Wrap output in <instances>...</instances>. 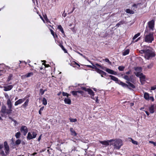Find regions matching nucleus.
<instances>
[{"label":"nucleus","instance_id":"1","mask_svg":"<svg viewBox=\"0 0 156 156\" xmlns=\"http://www.w3.org/2000/svg\"><path fill=\"white\" fill-rule=\"evenodd\" d=\"M148 29L146 28L145 31L144 41L148 43H151L154 40L153 35L152 34H148Z\"/></svg>","mask_w":156,"mask_h":156},{"label":"nucleus","instance_id":"2","mask_svg":"<svg viewBox=\"0 0 156 156\" xmlns=\"http://www.w3.org/2000/svg\"><path fill=\"white\" fill-rule=\"evenodd\" d=\"M8 109H7L6 106L5 105H2V106L1 112L4 114H9L12 113V104H10L9 105L7 104Z\"/></svg>","mask_w":156,"mask_h":156},{"label":"nucleus","instance_id":"3","mask_svg":"<svg viewBox=\"0 0 156 156\" xmlns=\"http://www.w3.org/2000/svg\"><path fill=\"white\" fill-rule=\"evenodd\" d=\"M114 147V148L116 149H119L121 146L122 145V141L120 139H116L114 140V142L112 144Z\"/></svg>","mask_w":156,"mask_h":156},{"label":"nucleus","instance_id":"4","mask_svg":"<svg viewBox=\"0 0 156 156\" xmlns=\"http://www.w3.org/2000/svg\"><path fill=\"white\" fill-rule=\"evenodd\" d=\"M154 56V54L151 49L146 50L145 53L144 57L147 59H149L150 58Z\"/></svg>","mask_w":156,"mask_h":156},{"label":"nucleus","instance_id":"5","mask_svg":"<svg viewBox=\"0 0 156 156\" xmlns=\"http://www.w3.org/2000/svg\"><path fill=\"white\" fill-rule=\"evenodd\" d=\"M134 73L136 76L140 78V81L142 83L145 81V76L142 73L138 72H135Z\"/></svg>","mask_w":156,"mask_h":156},{"label":"nucleus","instance_id":"6","mask_svg":"<svg viewBox=\"0 0 156 156\" xmlns=\"http://www.w3.org/2000/svg\"><path fill=\"white\" fill-rule=\"evenodd\" d=\"M37 135L36 133L34 132H29L27 135V139L30 140L36 137Z\"/></svg>","mask_w":156,"mask_h":156},{"label":"nucleus","instance_id":"7","mask_svg":"<svg viewBox=\"0 0 156 156\" xmlns=\"http://www.w3.org/2000/svg\"><path fill=\"white\" fill-rule=\"evenodd\" d=\"M4 150L6 154H8L9 153V148L8 143L6 141L4 142Z\"/></svg>","mask_w":156,"mask_h":156},{"label":"nucleus","instance_id":"8","mask_svg":"<svg viewBox=\"0 0 156 156\" xmlns=\"http://www.w3.org/2000/svg\"><path fill=\"white\" fill-rule=\"evenodd\" d=\"M148 27L152 30H153L154 29V21L152 20L148 22Z\"/></svg>","mask_w":156,"mask_h":156},{"label":"nucleus","instance_id":"9","mask_svg":"<svg viewBox=\"0 0 156 156\" xmlns=\"http://www.w3.org/2000/svg\"><path fill=\"white\" fill-rule=\"evenodd\" d=\"M4 95L5 98L7 99V104H8L9 105L10 104H12V103L11 102V100L9 98V96L8 94L6 93H4Z\"/></svg>","mask_w":156,"mask_h":156},{"label":"nucleus","instance_id":"10","mask_svg":"<svg viewBox=\"0 0 156 156\" xmlns=\"http://www.w3.org/2000/svg\"><path fill=\"white\" fill-rule=\"evenodd\" d=\"M81 89L87 92L88 94L90 95H94V92L90 89L87 88L85 87H81Z\"/></svg>","mask_w":156,"mask_h":156},{"label":"nucleus","instance_id":"11","mask_svg":"<svg viewBox=\"0 0 156 156\" xmlns=\"http://www.w3.org/2000/svg\"><path fill=\"white\" fill-rule=\"evenodd\" d=\"M20 131L23 132L24 136H25L28 132V129L27 127L25 126H22L20 129Z\"/></svg>","mask_w":156,"mask_h":156},{"label":"nucleus","instance_id":"12","mask_svg":"<svg viewBox=\"0 0 156 156\" xmlns=\"http://www.w3.org/2000/svg\"><path fill=\"white\" fill-rule=\"evenodd\" d=\"M87 66L88 67L94 69L97 73H101V72L100 71V69L98 68L94 65L92 64V66L87 65Z\"/></svg>","mask_w":156,"mask_h":156},{"label":"nucleus","instance_id":"13","mask_svg":"<svg viewBox=\"0 0 156 156\" xmlns=\"http://www.w3.org/2000/svg\"><path fill=\"white\" fill-rule=\"evenodd\" d=\"M13 87V86L12 85H9L7 86H4L3 87V90L5 91L10 90L12 89Z\"/></svg>","mask_w":156,"mask_h":156},{"label":"nucleus","instance_id":"14","mask_svg":"<svg viewBox=\"0 0 156 156\" xmlns=\"http://www.w3.org/2000/svg\"><path fill=\"white\" fill-rule=\"evenodd\" d=\"M25 100V99L24 98L20 99L15 102L14 105L17 106L19 104H20L23 102Z\"/></svg>","mask_w":156,"mask_h":156},{"label":"nucleus","instance_id":"15","mask_svg":"<svg viewBox=\"0 0 156 156\" xmlns=\"http://www.w3.org/2000/svg\"><path fill=\"white\" fill-rule=\"evenodd\" d=\"M140 35V33H139L137 34H135L133 38V41H132V43H134L135 42H136L137 41L140 39V37L138 38L135 41H133L135 39H136V38H137L138 36H139Z\"/></svg>","mask_w":156,"mask_h":156},{"label":"nucleus","instance_id":"16","mask_svg":"<svg viewBox=\"0 0 156 156\" xmlns=\"http://www.w3.org/2000/svg\"><path fill=\"white\" fill-rule=\"evenodd\" d=\"M3 145L2 144H0V154L2 156H6L4 151L3 150Z\"/></svg>","mask_w":156,"mask_h":156},{"label":"nucleus","instance_id":"17","mask_svg":"<svg viewBox=\"0 0 156 156\" xmlns=\"http://www.w3.org/2000/svg\"><path fill=\"white\" fill-rule=\"evenodd\" d=\"M105 71L108 73L112 74L115 75L116 73V72L108 68H105Z\"/></svg>","mask_w":156,"mask_h":156},{"label":"nucleus","instance_id":"18","mask_svg":"<svg viewBox=\"0 0 156 156\" xmlns=\"http://www.w3.org/2000/svg\"><path fill=\"white\" fill-rule=\"evenodd\" d=\"M64 101L65 104L70 105L71 104L70 99L68 97H66L64 98Z\"/></svg>","mask_w":156,"mask_h":156},{"label":"nucleus","instance_id":"19","mask_svg":"<svg viewBox=\"0 0 156 156\" xmlns=\"http://www.w3.org/2000/svg\"><path fill=\"white\" fill-rule=\"evenodd\" d=\"M126 83L128 84H127L128 87H127L130 89L135 88V86L132 83L129 82H126Z\"/></svg>","mask_w":156,"mask_h":156},{"label":"nucleus","instance_id":"20","mask_svg":"<svg viewBox=\"0 0 156 156\" xmlns=\"http://www.w3.org/2000/svg\"><path fill=\"white\" fill-rule=\"evenodd\" d=\"M109 76L112 80L116 82V83H118V81H120V80H118V78L114 76L110 75Z\"/></svg>","mask_w":156,"mask_h":156},{"label":"nucleus","instance_id":"21","mask_svg":"<svg viewBox=\"0 0 156 156\" xmlns=\"http://www.w3.org/2000/svg\"><path fill=\"white\" fill-rule=\"evenodd\" d=\"M33 73L32 72H30V73H28L26 75H23L22 76V77L23 78H25L26 77L28 78V77H30L31 76H33Z\"/></svg>","mask_w":156,"mask_h":156},{"label":"nucleus","instance_id":"22","mask_svg":"<svg viewBox=\"0 0 156 156\" xmlns=\"http://www.w3.org/2000/svg\"><path fill=\"white\" fill-rule=\"evenodd\" d=\"M99 142L105 147H106L109 145V144L108 143V141H99Z\"/></svg>","mask_w":156,"mask_h":156},{"label":"nucleus","instance_id":"23","mask_svg":"<svg viewBox=\"0 0 156 156\" xmlns=\"http://www.w3.org/2000/svg\"><path fill=\"white\" fill-rule=\"evenodd\" d=\"M118 84L119 85H121L122 87H128L127 84L123 82H122L120 80V81H118Z\"/></svg>","mask_w":156,"mask_h":156},{"label":"nucleus","instance_id":"24","mask_svg":"<svg viewBox=\"0 0 156 156\" xmlns=\"http://www.w3.org/2000/svg\"><path fill=\"white\" fill-rule=\"evenodd\" d=\"M149 94L147 93H145L144 94V98L148 101L149 100Z\"/></svg>","mask_w":156,"mask_h":156},{"label":"nucleus","instance_id":"25","mask_svg":"<svg viewBox=\"0 0 156 156\" xmlns=\"http://www.w3.org/2000/svg\"><path fill=\"white\" fill-rule=\"evenodd\" d=\"M149 111L151 113H154V106L153 105H151L149 108Z\"/></svg>","mask_w":156,"mask_h":156},{"label":"nucleus","instance_id":"26","mask_svg":"<svg viewBox=\"0 0 156 156\" xmlns=\"http://www.w3.org/2000/svg\"><path fill=\"white\" fill-rule=\"evenodd\" d=\"M70 130L71 133V134L72 135L74 136H76V133L75 131L73 130V129L72 128H70Z\"/></svg>","mask_w":156,"mask_h":156},{"label":"nucleus","instance_id":"27","mask_svg":"<svg viewBox=\"0 0 156 156\" xmlns=\"http://www.w3.org/2000/svg\"><path fill=\"white\" fill-rule=\"evenodd\" d=\"M123 78L128 81H130L131 79V77H129L126 75H124L123 77Z\"/></svg>","mask_w":156,"mask_h":156},{"label":"nucleus","instance_id":"28","mask_svg":"<svg viewBox=\"0 0 156 156\" xmlns=\"http://www.w3.org/2000/svg\"><path fill=\"white\" fill-rule=\"evenodd\" d=\"M126 11L127 13L131 14H133L134 13V11L130 10L129 9H126Z\"/></svg>","mask_w":156,"mask_h":156},{"label":"nucleus","instance_id":"29","mask_svg":"<svg viewBox=\"0 0 156 156\" xmlns=\"http://www.w3.org/2000/svg\"><path fill=\"white\" fill-rule=\"evenodd\" d=\"M58 28L61 32L62 34H65L63 29L61 25L58 26Z\"/></svg>","mask_w":156,"mask_h":156},{"label":"nucleus","instance_id":"30","mask_svg":"<svg viewBox=\"0 0 156 156\" xmlns=\"http://www.w3.org/2000/svg\"><path fill=\"white\" fill-rule=\"evenodd\" d=\"M129 52V49H127L125 50L123 53L122 55H128Z\"/></svg>","mask_w":156,"mask_h":156},{"label":"nucleus","instance_id":"31","mask_svg":"<svg viewBox=\"0 0 156 156\" xmlns=\"http://www.w3.org/2000/svg\"><path fill=\"white\" fill-rule=\"evenodd\" d=\"M100 71H101V73H98L100 74L101 75V77H103V75L105 76L106 75V73H105V72H104L103 71L101 70L100 69Z\"/></svg>","mask_w":156,"mask_h":156},{"label":"nucleus","instance_id":"32","mask_svg":"<svg viewBox=\"0 0 156 156\" xmlns=\"http://www.w3.org/2000/svg\"><path fill=\"white\" fill-rule=\"evenodd\" d=\"M42 103L44 105H46L47 104V100L44 98L43 99Z\"/></svg>","mask_w":156,"mask_h":156},{"label":"nucleus","instance_id":"33","mask_svg":"<svg viewBox=\"0 0 156 156\" xmlns=\"http://www.w3.org/2000/svg\"><path fill=\"white\" fill-rule=\"evenodd\" d=\"M71 93L74 96H76L78 94L77 93V91H72L71 92Z\"/></svg>","mask_w":156,"mask_h":156},{"label":"nucleus","instance_id":"34","mask_svg":"<svg viewBox=\"0 0 156 156\" xmlns=\"http://www.w3.org/2000/svg\"><path fill=\"white\" fill-rule=\"evenodd\" d=\"M50 31H51V34L53 35V37H54V38H55V37H57V35L56 34H55V35L54 32V31L53 30H52L51 29L50 30Z\"/></svg>","mask_w":156,"mask_h":156},{"label":"nucleus","instance_id":"35","mask_svg":"<svg viewBox=\"0 0 156 156\" xmlns=\"http://www.w3.org/2000/svg\"><path fill=\"white\" fill-rule=\"evenodd\" d=\"M125 67L123 66H119L118 67V69L120 71H122L124 70Z\"/></svg>","mask_w":156,"mask_h":156},{"label":"nucleus","instance_id":"36","mask_svg":"<svg viewBox=\"0 0 156 156\" xmlns=\"http://www.w3.org/2000/svg\"><path fill=\"white\" fill-rule=\"evenodd\" d=\"M135 70L136 71V72H140V71H141V68L140 67H137L135 68Z\"/></svg>","mask_w":156,"mask_h":156},{"label":"nucleus","instance_id":"37","mask_svg":"<svg viewBox=\"0 0 156 156\" xmlns=\"http://www.w3.org/2000/svg\"><path fill=\"white\" fill-rule=\"evenodd\" d=\"M44 92L45 90H44L42 89H41L40 90L39 94H41V95H42L44 94Z\"/></svg>","mask_w":156,"mask_h":156},{"label":"nucleus","instance_id":"38","mask_svg":"<svg viewBox=\"0 0 156 156\" xmlns=\"http://www.w3.org/2000/svg\"><path fill=\"white\" fill-rule=\"evenodd\" d=\"M20 132H17L15 135V136L16 138H19L20 136Z\"/></svg>","mask_w":156,"mask_h":156},{"label":"nucleus","instance_id":"39","mask_svg":"<svg viewBox=\"0 0 156 156\" xmlns=\"http://www.w3.org/2000/svg\"><path fill=\"white\" fill-rule=\"evenodd\" d=\"M28 102L29 100H27L23 105V106L25 107H26L28 105Z\"/></svg>","mask_w":156,"mask_h":156},{"label":"nucleus","instance_id":"40","mask_svg":"<svg viewBox=\"0 0 156 156\" xmlns=\"http://www.w3.org/2000/svg\"><path fill=\"white\" fill-rule=\"evenodd\" d=\"M124 23V22L122 21H120L116 24V26L119 27L120 25L123 24Z\"/></svg>","mask_w":156,"mask_h":156},{"label":"nucleus","instance_id":"41","mask_svg":"<svg viewBox=\"0 0 156 156\" xmlns=\"http://www.w3.org/2000/svg\"><path fill=\"white\" fill-rule=\"evenodd\" d=\"M62 95L63 96H66V97H68L70 95V94H68L67 93L64 92L62 93Z\"/></svg>","mask_w":156,"mask_h":156},{"label":"nucleus","instance_id":"42","mask_svg":"<svg viewBox=\"0 0 156 156\" xmlns=\"http://www.w3.org/2000/svg\"><path fill=\"white\" fill-rule=\"evenodd\" d=\"M69 120L71 122H75L77 121L76 119H69Z\"/></svg>","mask_w":156,"mask_h":156},{"label":"nucleus","instance_id":"43","mask_svg":"<svg viewBox=\"0 0 156 156\" xmlns=\"http://www.w3.org/2000/svg\"><path fill=\"white\" fill-rule=\"evenodd\" d=\"M21 142V141L19 139H18L16 141V144L17 145H19L20 144Z\"/></svg>","mask_w":156,"mask_h":156},{"label":"nucleus","instance_id":"44","mask_svg":"<svg viewBox=\"0 0 156 156\" xmlns=\"http://www.w3.org/2000/svg\"><path fill=\"white\" fill-rule=\"evenodd\" d=\"M12 74H10L9 76H8V79L7 80V81L9 82V81L12 78Z\"/></svg>","mask_w":156,"mask_h":156},{"label":"nucleus","instance_id":"45","mask_svg":"<svg viewBox=\"0 0 156 156\" xmlns=\"http://www.w3.org/2000/svg\"><path fill=\"white\" fill-rule=\"evenodd\" d=\"M44 108V107H42L41 108L39 111V113L41 115V111H42Z\"/></svg>","mask_w":156,"mask_h":156},{"label":"nucleus","instance_id":"46","mask_svg":"<svg viewBox=\"0 0 156 156\" xmlns=\"http://www.w3.org/2000/svg\"><path fill=\"white\" fill-rule=\"evenodd\" d=\"M131 141L132 143L133 144H134L137 145V142L135 140H133L131 138Z\"/></svg>","mask_w":156,"mask_h":156},{"label":"nucleus","instance_id":"47","mask_svg":"<svg viewBox=\"0 0 156 156\" xmlns=\"http://www.w3.org/2000/svg\"><path fill=\"white\" fill-rule=\"evenodd\" d=\"M61 48H62V49L64 51L65 53L67 52L66 49L65 48H64V47H63V45H61Z\"/></svg>","mask_w":156,"mask_h":156},{"label":"nucleus","instance_id":"48","mask_svg":"<svg viewBox=\"0 0 156 156\" xmlns=\"http://www.w3.org/2000/svg\"><path fill=\"white\" fill-rule=\"evenodd\" d=\"M77 94H80V95H83V92L82 91H77Z\"/></svg>","mask_w":156,"mask_h":156},{"label":"nucleus","instance_id":"49","mask_svg":"<svg viewBox=\"0 0 156 156\" xmlns=\"http://www.w3.org/2000/svg\"><path fill=\"white\" fill-rule=\"evenodd\" d=\"M105 61L107 62H108L109 64H111V62L108 58H106L105 59Z\"/></svg>","mask_w":156,"mask_h":156},{"label":"nucleus","instance_id":"50","mask_svg":"<svg viewBox=\"0 0 156 156\" xmlns=\"http://www.w3.org/2000/svg\"><path fill=\"white\" fill-rule=\"evenodd\" d=\"M146 50H141L140 51V53L141 54H143V53H144L145 54V51H146Z\"/></svg>","mask_w":156,"mask_h":156},{"label":"nucleus","instance_id":"51","mask_svg":"<svg viewBox=\"0 0 156 156\" xmlns=\"http://www.w3.org/2000/svg\"><path fill=\"white\" fill-rule=\"evenodd\" d=\"M132 7L134 8H133V10H134L135 9L137 8V5L135 4H134L133 5Z\"/></svg>","mask_w":156,"mask_h":156},{"label":"nucleus","instance_id":"52","mask_svg":"<svg viewBox=\"0 0 156 156\" xmlns=\"http://www.w3.org/2000/svg\"><path fill=\"white\" fill-rule=\"evenodd\" d=\"M149 100H151L152 101H154V98L153 97H149Z\"/></svg>","mask_w":156,"mask_h":156},{"label":"nucleus","instance_id":"53","mask_svg":"<svg viewBox=\"0 0 156 156\" xmlns=\"http://www.w3.org/2000/svg\"><path fill=\"white\" fill-rule=\"evenodd\" d=\"M155 89H156V85L155 86H154L152 87H151V90H154Z\"/></svg>","mask_w":156,"mask_h":156},{"label":"nucleus","instance_id":"54","mask_svg":"<svg viewBox=\"0 0 156 156\" xmlns=\"http://www.w3.org/2000/svg\"><path fill=\"white\" fill-rule=\"evenodd\" d=\"M94 65L95 66H97L99 67L100 68H101V66L98 63H96V64H95Z\"/></svg>","mask_w":156,"mask_h":156},{"label":"nucleus","instance_id":"55","mask_svg":"<svg viewBox=\"0 0 156 156\" xmlns=\"http://www.w3.org/2000/svg\"><path fill=\"white\" fill-rule=\"evenodd\" d=\"M66 16V13H65V11L62 14V16L64 17H65Z\"/></svg>","mask_w":156,"mask_h":156},{"label":"nucleus","instance_id":"56","mask_svg":"<svg viewBox=\"0 0 156 156\" xmlns=\"http://www.w3.org/2000/svg\"><path fill=\"white\" fill-rule=\"evenodd\" d=\"M4 73L3 71L2 70H0V76L2 75Z\"/></svg>","mask_w":156,"mask_h":156},{"label":"nucleus","instance_id":"57","mask_svg":"<svg viewBox=\"0 0 156 156\" xmlns=\"http://www.w3.org/2000/svg\"><path fill=\"white\" fill-rule=\"evenodd\" d=\"M114 140H113V139H111V140H107V141H108V143L109 144V142H112V141H113V142H114Z\"/></svg>","mask_w":156,"mask_h":156},{"label":"nucleus","instance_id":"58","mask_svg":"<svg viewBox=\"0 0 156 156\" xmlns=\"http://www.w3.org/2000/svg\"><path fill=\"white\" fill-rule=\"evenodd\" d=\"M149 142L150 143L153 144L154 146L155 145V143L152 141H149Z\"/></svg>","mask_w":156,"mask_h":156},{"label":"nucleus","instance_id":"59","mask_svg":"<svg viewBox=\"0 0 156 156\" xmlns=\"http://www.w3.org/2000/svg\"><path fill=\"white\" fill-rule=\"evenodd\" d=\"M100 68H101L102 69L105 71V68H106L105 67L102 66H101V67Z\"/></svg>","mask_w":156,"mask_h":156},{"label":"nucleus","instance_id":"60","mask_svg":"<svg viewBox=\"0 0 156 156\" xmlns=\"http://www.w3.org/2000/svg\"><path fill=\"white\" fill-rule=\"evenodd\" d=\"M94 95H91V98L93 100H95V98H94Z\"/></svg>","mask_w":156,"mask_h":156},{"label":"nucleus","instance_id":"61","mask_svg":"<svg viewBox=\"0 0 156 156\" xmlns=\"http://www.w3.org/2000/svg\"><path fill=\"white\" fill-rule=\"evenodd\" d=\"M41 135L38 138V140L39 141H40V140H41Z\"/></svg>","mask_w":156,"mask_h":156},{"label":"nucleus","instance_id":"62","mask_svg":"<svg viewBox=\"0 0 156 156\" xmlns=\"http://www.w3.org/2000/svg\"><path fill=\"white\" fill-rule=\"evenodd\" d=\"M79 54H80V55L82 56H83V57L84 58H85V56H83L82 54L80 53L79 52H77Z\"/></svg>","mask_w":156,"mask_h":156},{"label":"nucleus","instance_id":"63","mask_svg":"<svg viewBox=\"0 0 156 156\" xmlns=\"http://www.w3.org/2000/svg\"><path fill=\"white\" fill-rule=\"evenodd\" d=\"M145 112L147 114V115L148 116L149 115V113L147 111H145Z\"/></svg>","mask_w":156,"mask_h":156},{"label":"nucleus","instance_id":"64","mask_svg":"<svg viewBox=\"0 0 156 156\" xmlns=\"http://www.w3.org/2000/svg\"><path fill=\"white\" fill-rule=\"evenodd\" d=\"M96 102L97 103H98L99 102V101H98V97H97V98H96Z\"/></svg>","mask_w":156,"mask_h":156}]
</instances>
